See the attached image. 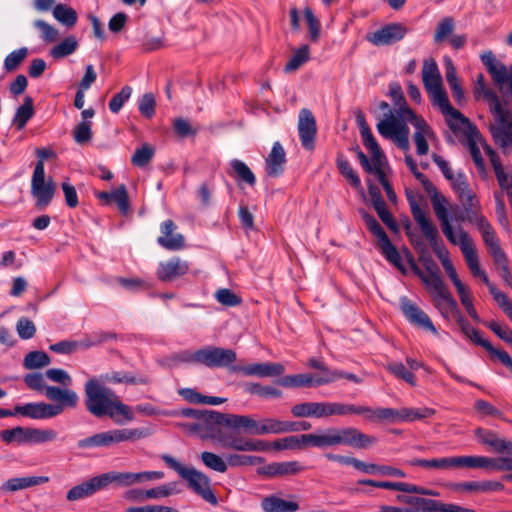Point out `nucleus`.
Returning <instances> with one entry per match:
<instances>
[{
    "label": "nucleus",
    "mask_w": 512,
    "mask_h": 512,
    "mask_svg": "<svg viewBox=\"0 0 512 512\" xmlns=\"http://www.w3.org/2000/svg\"><path fill=\"white\" fill-rule=\"evenodd\" d=\"M179 414L195 419L197 422L190 425L191 431L198 432L202 439L210 440L223 449L248 450L256 448L254 443L236 435H230L233 417L231 413L185 408Z\"/></svg>",
    "instance_id": "obj_1"
},
{
    "label": "nucleus",
    "mask_w": 512,
    "mask_h": 512,
    "mask_svg": "<svg viewBox=\"0 0 512 512\" xmlns=\"http://www.w3.org/2000/svg\"><path fill=\"white\" fill-rule=\"evenodd\" d=\"M408 123L414 126L415 132L413 140L416 144V152L418 155H426L429 145L426 138L433 136V131L427 122L417 116L408 106H403L397 111V115L389 114L386 119L380 120L376 127L379 134L392 140L400 149L409 150V127Z\"/></svg>",
    "instance_id": "obj_2"
},
{
    "label": "nucleus",
    "mask_w": 512,
    "mask_h": 512,
    "mask_svg": "<svg viewBox=\"0 0 512 512\" xmlns=\"http://www.w3.org/2000/svg\"><path fill=\"white\" fill-rule=\"evenodd\" d=\"M84 392L86 410L94 417L107 416L119 425L134 419L132 409L124 404L111 389L102 385L97 378H91L85 383Z\"/></svg>",
    "instance_id": "obj_3"
},
{
    "label": "nucleus",
    "mask_w": 512,
    "mask_h": 512,
    "mask_svg": "<svg viewBox=\"0 0 512 512\" xmlns=\"http://www.w3.org/2000/svg\"><path fill=\"white\" fill-rule=\"evenodd\" d=\"M377 438L354 427H329L316 433L303 434L302 443L316 448L348 445L356 449H368L377 443Z\"/></svg>",
    "instance_id": "obj_4"
},
{
    "label": "nucleus",
    "mask_w": 512,
    "mask_h": 512,
    "mask_svg": "<svg viewBox=\"0 0 512 512\" xmlns=\"http://www.w3.org/2000/svg\"><path fill=\"white\" fill-rule=\"evenodd\" d=\"M287 421L272 418L256 420L250 415L233 414L230 435H236L254 443L255 449L238 450L239 452H264L270 449V444L264 440L252 439L247 435L280 434L288 432Z\"/></svg>",
    "instance_id": "obj_5"
},
{
    "label": "nucleus",
    "mask_w": 512,
    "mask_h": 512,
    "mask_svg": "<svg viewBox=\"0 0 512 512\" xmlns=\"http://www.w3.org/2000/svg\"><path fill=\"white\" fill-rule=\"evenodd\" d=\"M160 458L172 470H174L183 480L187 482V486L195 494L200 496L209 504L218 505V499L213 492L210 479L201 471L190 466H184L169 454H162Z\"/></svg>",
    "instance_id": "obj_6"
},
{
    "label": "nucleus",
    "mask_w": 512,
    "mask_h": 512,
    "mask_svg": "<svg viewBox=\"0 0 512 512\" xmlns=\"http://www.w3.org/2000/svg\"><path fill=\"white\" fill-rule=\"evenodd\" d=\"M151 430L147 427L114 429L96 433L77 442L80 449L110 447L127 441H137L148 437Z\"/></svg>",
    "instance_id": "obj_7"
},
{
    "label": "nucleus",
    "mask_w": 512,
    "mask_h": 512,
    "mask_svg": "<svg viewBox=\"0 0 512 512\" xmlns=\"http://www.w3.org/2000/svg\"><path fill=\"white\" fill-rule=\"evenodd\" d=\"M459 202L461 207L458 205L450 207L452 213V215L449 216L450 222L469 223L475 226L486 219L482 213V207L475 192L459 199Z\"/></svg>",
    "instance_id": "obj_8"
},
{
    "label": "nucleus",
    "mask_w": 512,
    "mask_h": 512,
    "mask_svg": "<svg viewBox=\"0 0 512 512\" xmlns=\"http://www.w3.org/2000/svg\"><path fill=\"white\" fill-rule=\"evenodd\" d=\"M347 404L339 402H304L291 408L295 417H330L346 415Z\"/></svg>",
    "instance_id": "obj_9"
},
{
    "label": "nucleus",
    "mask_w": 512,
    "mask_h": 512,
    "mask_svg": "<svg viewBox=\"0 0 512 512\" xmlns=\"http://www.w3.org/2000/svg\"><path fill=\"white\" fill-rule=\"evenodd\" d=\"M428 193L434 213L440 222L441 230L448 241H453V226L450 224L448 210L446 208L447 199L441 195L435 185L428 179L422 185Z\"/></svg>",
    "instance_id": "obj_10"
},
{
    "label": "nucleus",
    "mask_w": 512,
    "mask_h": 512,
    "mask_svg": "<svg viewBox=\"0 0 512 512\" xmlns=\"http://www.w3.org/2000/svg\"><path fill=\"white\" fill-rule=\"evenodd\" d=\"M31 194L38 208L49 205L54 197L55 184L52 179L45 181V169L42 164L35 165L31 179Z\"/></svg>",
    "instance_id": "obj_11"
},
{
    "label": "nucleus",
    "mask_w": 512,
    "mask_h": 512,
    "mask_svg": "<svg viewBox=\"0 0 512 512\" xmlns=\"http://www.w3.org/2000/svg\"><path fill=\"white\" fill-rule=\"evenodd\" d=\"M237 360V355L232 349L215 346H206L197 350L196 363L209 368L227 367Z\"/></svg>",
    "instance_id": "obj_12"
},
{
    "label": "nucleus",
    "mask_w": 512,
    "mask_h": 512,
    "mask_svg": "<svg viewBox=\"0 0 512 512\" xmlns=\"http://www.w3.org/2000/svg\"><path fill=\"white\" fill-rule=\"evenodd\" d=\"M405 194L413 219L418 224L424 237L429 241L431 247L436 249V244L439 237L436 226L431 222L425 211L420 207L414 193L407 189Z\"/></svg>",
    "instance_id": "obj_13"
},
{
    "label": "nucleus",
    "mask_w": 512,
    "mask_h": 512,
    "mask_svg": "<svg viewBox=\"0 0 512 512\" xmlns=\"http://www.w3.org/2000/svg\"><path fill=\"white\" fill-rule=\"evenodd\" d=\"M494 118L496 124L490 126L493 140L504 154H510L512 153V112L506 110Z\"/></svg>",
    "instance_id": "obj_14"
},
{
    "label": "nucleus",
    "mask_w": 512,
    "mask_h": 512,
    "mask_svg": "<svg viewBox=\"0 0 512 512\" xmlns=\"http://www.w3.org/2000/svg\"><path fill=\"white\" fill-rule=\"evenodd\" d=\"M449 242L453 245H459L472 275L479 277L484 271L480 269L479 258L469 234L461 226H458L456 230L453 229V241Z\"/></svg>",
    "instance_id": "obj_15"
},
{
    "label": "nucleus",
    "mask_w": 512,
    "mask_h": 512,
    "mask_svg": "<svg viewBox=\"0 0 512 512\" xmlns=\"http://www.w3.org/2000/svg\"><path fill=\"white\" fill-rule=\"evenodd\" d=\"M459 328L461 332L474 344L483 347L492 356H495L504 366H506L512 372V358L505 350L494 348L488 340L482 338L479 330L470 326L467 320H464L459 325Z\"/></svg>",
    "instance_id": "obj_16"
},
{
    "label": "nucleus",
    "mask_w": 512,
    "mask_h": 512,
    "mask_svg": "<svg viewBox=\"0 0 512 512\" xmlns=\"http://www.w3.org/2000/svg\"><path fill=\"white\" fill-rule=\"evenodd\" d=\"M297 128L302 146L306 150H313L315 147L317 125L316 119L309 109L303 108L300 110Z\"/></svg>",
    "instance_id": "obj_17"
},
{
    "label": "nucleus",
    "mask_w": 512,
    "mask_h": 512,
    "mask_svg": "<svg viewBox=\"0 0 512 512\" xmlns=\"http://www.w3.org/2000/svg\"><path fill=\"white\" fill-rule=\"evenodd\" d=\"M400 306L401 311L410 323L417 326L418 328L430 331L433 334H437V330L429 316L417 305L412 303L406 297H402L400 300Z\"/></svg>",
    "instance_id": "obj_18"
},
{
    "label": "nucleus",
    "mask_w": 512,
    "mask_h": 512,
    "mask_svg": "<svg viewBox=\"0 0 512 512\" xmlns=\"http://www.w3.org/2000/svg\"><path fill=\"white\" fill-rule=\"evenodd\" d=\"M406 33L407 28L404 25L391 23L367 35V40L377 46L390 45L403 39Z\"/></svg>",
    "instance_id": "obj_19"
},
{
    "label": "nucleus",
    "mask_w": 512,
    "mask_h": 512,
    "mask_svg": "<svg viewBox=\"0 0 512 512\" xmlns=\"http://www.w3.org/2000/svg\"><path fill=\"white\" fill-rule=\"evenodd\" d=\"M14 413L30 417L32 419H47L61 414L60 406H52V404L40 403H27L25 405H16Z\"/></svg>",
    "instance_id": "obj_20"
},
{
    "label": "nucleus",
    "mask_w": 512,
    "mask_h": 512,
    "mask_svg": "<svg viewBox=\"0 0 512 512\" xmlns=\"http://www.w3.org/2000/svg\"><path fill=\"white\" fill-rule=\"evenodd\" d=\"M188 270V262L179 257H173L167 261L160 262L156 274L162 282H173L187 274Z\"/></svg>",
    "instance_id": "obj_21"
},
{
    "label": "nucleus",
    "mask_w": 512,
    "mask_h": 512,
    "mask_svg": "<svg viewBox=\"0 0 512 512\" xmlns=\"http://www.w3.org/2000/svg\"><path fill=\"white\" fill-rule=\"evenodd\" d=\"M305 470L299 461L274 462L257 470L258 474L268 478L297 475Z\"/></svg>",
    "instance_id": "obj_22"
},
{
    "label": "nucleus",
    "mask_w": 512,
    "mask_h": 512,
    "mask_svg": "<svg viewBox=\"0 0 512 512\" xmlns=\"http://www.w3.org/2000/svg\"><path fill=\"white\" fill-rule=\"evenodd\" d=\"M175 223L168 219L161 224V236L157 238V242L160 246L167 250L177 251L185 246V239L182 234L175 233Z\"/></svg>",
    "instance_id": "obj_23"
},
{
    "label": "nucleus",
    "mask_w": 512,
    "mask_h": 512,
    "mask_svg": "<svg viewBox=\"0 0 512 512\" xmlns=\"http://www.w3.org/2000/svg\"><path fill=\"white\" fill-rule=\"evenodd\" d=\"M361 415L371 422H378L389 420L393 422L394 409L393 408H377L373 409L368 406H360L354 404H347L346 415Z\"/></svg>",
    "instance_id": "obj_24"
},
{
    "label": "nucleus",
    "mask_w": 512,
    "mask_h": 512,
    "mask_svg": "<svg viewBox=\"0 0 512 512\" xmlns=\"http://www.w3.org/2000/svg\"><path fill=\"white\" fill-rule=\"evenodd\" d=\"M446 122L449 128L455 133H464L468 136H479V132L475 126H473L469 119L466 118L460 111L452 107L444 113Z\"/></svg>",
    "instance_id": "obj_25"
},
{
    "label": "nucleus",
    "mask_w": 512,
    "mask_h": 512,
    "mask_svg": "<svg viewBox=\"0 0 512 512\" xmlns=\"http://www.w3.org/2000/svg\"><path fill=\"white\" fill-rule=\"evenodd\" d=\"M45 396L49 400L57 402L52 404V406H60L61 413L65 408H75L79 401V397L74 390L62 389L56 386H47L45 388Z\"/></svg>",
    "instance_id": "obj_26"
},
{
    "label": "nucleus",
    "mask_w": 512,
    "mask_h": 512,
    "mask_svg": "<svg viewBox=\"0 0 512 512\" xmlns=\"http://www.w3.org/2000/svg\"><path fill=\"white\" fill-rule=\"evenodd\" d=\"M474 435L481 444L492 448L495 452H506L508 455H512V442L500 438L495 432L477 428L474 431Z\"/></svg>",
    "instance_id": "obj_27"
},
{
    "label": "nucleus",
    "mask_w": 512,
    "mask_h": 512,
    "mask_svg": "<svg viewBox=\"0 0 512 512\" xmlns=\"http://www.w3.org/2000/svg\"><path fill=\"white\" fill-rule=\"evenodd\" d=\"M234 370L242 372L246 376L274 377L285 372L281 363H253L246 366L234 367Z\"/></svg>",
    "instance_id": "obj_28"
},
{
    "label": "nucleus",
    "mask_w": 512,
    "mask_h": 512,
    "mask_svg": "<svg viewBox=\"0 0 512 512\" xmlns=\"http://www.w3.org/2000/svg\"><path fill=\"white\" fill-rule=\"evenodd\" d=\"M286 153L279 142H275L266 158V173L270 177H279L284 172Z\"/></svg>",
    "instance_id": "obj_29"
},
{
    "label": "nucleus",
    "mask_w": 512,
    "mask_h": 512,
    "mask_svg": "<svg viewBox=\"0 0 512 512\" xmlns=\"http://www.w3.org/2000/svg\"><path fill=\"white\" fill-rule=\"evenodd\" d=\"M511 457L490 458L485 456H470L471 468H483L497 471H511L512 470V455Z\"/></svg>",
    "instance_id": "obj_30"
},
{
    "label": "nucleus",
    "mask_w": 512,
    "mask_h": 512,
    "mask_svg": "<svg viewBox=\"0 0 512 512\" xmlns=\"http://www.w3.org/2000/svg\"><path fill=\"white\" fill-rule=\"evenodd\" d=\"M97 198L104 201L106 204L115 202L122 215H127L130 211L129 196L124 184L117 187V189L107 192L101 191L96 194Z\"/></svg>",
    "instance_id": "obj_31"
},
{
    "label": "nucleus",
    "mask_w": 512,
    "mask_h": 512,
    "mask_svg": "<svg viewBox=\"0 0 512 512\" xmlns=\"http://www.w3.org/2000/svg\"><path fill=\"white\" fill-rule=\"evenodd\" d=\"M433 303L445 319H454L458 326L465 320L451 293L434 300Z\"/></svg>",
    "instance_id": "obj_32"
},
{
    "label": "nucleus",
    "mask_w": 512,
    "mask_h": 512,
    "mask_svg": "<svg viewBox=\"0 0 512 512\" xmlns=\"http://www.w3.org/2000/svg\"><path fill=\"white\" fill-rule=\"evenodd\" d=\"M424 468L447 470L453 468H471L470 456H454L439 459H425Z\"/></svg>",
    "instance_id": "obj_33"
},
{
    "label": "nucleus",
    "mask_w": 512,
    "mask_h": 512,
    "mask_svg": "<svg viewBox=\"0 0 512 512\" xmlns=\"http://www.w3.org/2000/svg\"><path fill=\"white\" fill-rule=\"evenodd\" d=\"M478 93L483 94V97L488 102L490 110L494 117L507 110L506 108L503 107L497 94L491 89L486 88L483 74H479L477 76L475 84V95H477Z\"/></svg>",
    "instance_id": "obj_34"
},
{
    "label": "nucleus",
    "mask_w": 512,
    "mask_h": 512,
    "mask_svg": "<svg viewBox=\"0 0 512 512\" xmlns=\"http://www.w3.org/2000/svg\"><path fill=\"white\" fill-rule=\"evenodd\" d=\"M261 508L265 512H296L299 510V504L276 495H270L262 499Z\"/></svg>",
    "instance_id": "obj_35"
},
{
    "label": "nucleus",
    "mask_w": 512,
    "mask_h": 512,
    "mask_svg": "<svg viewBox=\"0 0 512 512\" xmlns=\"http://www.w3.org/2000/svg\"><path fill=\"white\" fill-rule=\"evenodd\" d=\"M503 95L504 102L508 103V92L506 91L512 85V66L507 68L500 62L494 70L489 73Z\"/></svg>",
    "instance_id": "obj_36"
},
{
    "label": "nucleus",
    "mask_w": 512,
    "mask_h": 512,
    "mask_svg": "<svg viewBox=\"0 0 512 512\" xmlns=\"http://www.w3.org/2000/svg\"><path fill=\"white\" fill-rule=\"evenodd\" d=\"M100 490L97 476H95L68 490L66 499L70 502L77 501L82 498L89 497Z\"/></svg>",
    "instance_id": "obj_37"
},
{
    "label": "nucleus",
    "mask_w": 512,
    "mask_h": 512,
    "mask_svg": "<svg viewBox=\"0 0 512 512\" xmlns=\"http://www.w3.org/2000/svg\"><path fill=\"white\" fill-rule=\"evenodd\" d=\"M49 481L48 476H27L11 478L3 483L2 489L15 492L29 487L41 485Z\"/></svg>",
    "instance_id": "obj_38"
},
{
    "label": "nucleus",
    "mask_w": 512,
    "mask_h": 512,
    "mask_svg": "<svg viewBox=\"0 0 512 512\" xmlns=\"http://www.w3.org/2000/svg\"><path fill=\"white\" fill-rule=\"evenodd\" d=\"M422 80L426 91L442 86V78L434 59L424 60L422 67Z\"/></svg>",
    "instance_id": "obj_39"
},
{
    "label": "nucleus",
    "mask_w": 512,
    "mask_h": 512,
    "mask_svg": "<svg viewBox=\"0 0 512 512\" xmlns=\"http://www.w3.org/2000/svg\"><path fill=\"white\" fill-rule=\"evenodd\" d=\"M231 170L228 174L238 182H244L253 187L256 183V177L252 170L241 160L233 159L230 161Z\"/></svg>",
    "instance_id": "obj_40"
},
{
    "label": "nucleus",
    "mask_w": 512,
    "mask_h": 512,
    "mask_svg": "<svg viewBox=\"0 0 512 512\" xmlns=\"http://www.w3.org/2000/svg\"><path fill=\"white\" fill-rule=\"evenodd\" d=\"M33 115V99L30 96H26L23 104L17 108L12 123L15 125L17 130H21L26 126L27 122L33 117Z\"/></svg>",
    "instance_id": "obj_41"
},
{
    "label": "nucleus",
    "mask_w": 512,
    "mask_h": 512,
    "mask_svg": "<svg viewBox=\"0 0 512 512\" xmlns=\"http://www.w3.org/2000/svg\"><path fill=\"white\" fill-rule=\"evenodd\" d=\"M393 421L396 419L402 421H414L424 418H428L434 414V410L424 408H401L399 410L394 409Z\"/></svg>",
    "instance_id": "obj_42"
},
{
    "label": "nucleus",
    "mask_w": 512,
    "mask_h": 512,
    "mask_svg": "<svg viewBox=\"0 0 512 512\" xmlns=\"http://www.w3.org/2000/svg\"><path fill=\"white\" fill-rule=\"evenodd\" d=\"M78 46L79 44L76 37L70 35L51 48L49 55L54 59H61L73 54L78 49Z\"/></svg>",
    "instance_id": "obj_43"
},
{
    "label": "nucleus",
    "mask_w": 512,
    "mask_h": 512,
    "mask_svg": "<svg viewBox=\"0 0 512 512\" xmlns=\"http://www.w3.org/2000/svg\"><path fill=\"white\" fill-rule=\"evenodd\" d=\"M368 150L371 153V160L373 163L371 173L375 174L376 177L378 178L379 182L381 183V185L384 186V183H389L388 180L386 179V175L384 172V166L387 165L386 156L382 152L380 146H377L376 150L375 149H368Z\"/></svg>",
    "instance_id": "obj_44"
},
{
    "label": "nucleus",
    "mask_w": 512,
    "mask_h": 512,
    "mask_svg": "<svg viewBox=\"0 0 512 512\" xmlns=\"http://www.w3.org/2000/svg\"><path fill=\"white\" fill-rule=\"evenodd\" d=\"M97 479L101 490L107 488L109 485H114L115 487H129L127 472L110 471L98 475Z\"/></svg>",
    "instance_id": "obj_45"
},
{
    "label": "nucleus",
    "mask_w": 512,
    "mask_h": 512,
    "mask_svg": "<svg viewBox=\"0 0 512 512\" xmlns=\"http://www.w3.org/2000/svg\"><path fill=\"white\" fill-rule=\"evenodd\" d=\"M475 227L480 231L483 241L487 246L490 254L496 251V249L497 251L501 249L495 231L493 230L487 218L475 225Z\"/></svg>",
    "instance_id": "obj_46"
},
{
    "label": "nucleus",
    "mask_w": 512,
    "mask_h": 512,
    "mask_svg": "<svg viewBox=\"0 0 512 512\" xmlns=\"http://www.w3.org/2000/svg\"><path fill=\"white\" fill-rule=\"evenodd\" d=\"M422 282L429 290L433 301L450 293L445 283L441 279L440 274L426 275Z\"/></svg>",
    "instance_id": "obj_47"
},
{
    "label": "nucleus",
    "mask_w": 512,
    "mask_h": 512,
    "mask_svg": "<svg viewBox=\"0 0 512 512\" xmlns=\"http://www.w3.org/2000/svg\"><path fill=\"white\" fill-rule=\"evenodd\" d=\"M196 355L197 351L190 352L188 350H183L167 357L159 360L160 365L167 368H172L180 363H196Z\"/></svg>",
    "instance_id": "obj_48"
},
{
    "label": "nucleus",
    "mask_w": 512,
    "mask_h": 512,
    "mask_svg": "<svg viewBox=\"0 0 512 512\" xmlns=\"http://www.w3.org/2000/svg\"><path fill=\"white\" fill-rule=\"evenodd\" d=\"M355 116H356V122L360 129V134H361L364 146L367 149H375L376 150V148H377V146H379V144L377 143L376 139L374 138L372 131L366 122L363 112L361 110H357Z\"/></svg>",
    "instance_id": "obj_49"
},
{
    "label": "nucleus",
    "mask_w": 512,
    "mask_h": 512,
    "mask_svg": "<svg viewBox=\"0 0 512 512\" xmlns=\"http://www.w3.org/2000/svg\"><path fill=\"white\" fill-rule=\"evenodd\" d=\"M245 392L251 395H257L262 398H279L282 396V391L273 386H263L255 382H247L244 385Z\"/></svg>",
    "instance_id": "obj_50"
},
{
    "label": "nucleus",
    "mask_w": 512,
    "mask_h": 512,
    "mask_svg": "<svg viewBox=\"0 0 512 512\" xmlns=\"http://www.w3.org/2000/svg\"><path fill=\"white\" fill-rule=\"evenodd\" d=\"M278 384L284 387H310L315 385V378L311 374L287 375L278 380Z\"/></svg>",
    "instance_id": "obj_51"
},
{
    "label": "nucleus",
    "mask_w": 512,
    "mask_h": 512,
    "mask_svg": "<svg viewBox=\"0 0 512 512\" xmlns=\"http://www.w3.org/2000/svg\"><path fill=\"white\" fill-rule=\"evenodd\" d=\"M379 246L385 258L397 269H399L403 274H405L406 269L402 264L401 255L397 248L391 243L390 239L388 238L385 241L381 242Z\"/></svg>",
    "instance_id": "obj_52"
},
{
    "label": "nucleus",
    "mask_w": 512,
    "mask_h": 512,
    "mask_svg": "<svg viewBox=\"0 0 512 512\" xmlns=\"http://www.w3.org/2000/svg\"><path fill=\"white\" fill-rule=\"evenodd\" d=\"M53 16L56 20L67 27L75 26L77 22V12L64 4H58L54 7Z\"/></svg>",
    "instance_id": "obj_53"
},
{
    "label": "nucleus",
    "mask_w": 512,
    "mask_h": 512,
    "mask_svg": "<svg viewBox=\"0 0 512 512\" xmlns=\"http://www.w3.org/2000/svg\"><path fill=\"white\" fill-rule=\"evenodd\" d=\"M310 58V48L308 45H302L297 50H295L292 57L285 65V72H293L299 69L305 62H307Z\"/></svg>",
    "instance_id": "obj_54"
},
{
    "label": "nucleus",
    "mask_w": 512,
    "mask_h": 512,
    "mask_svg": "<svg viewBox=\"0 0 512 512\" xmlns=\"http://www.w3.org/2000/svg\"><path fill=\"white\" fill-rule=\"evenodd\" d=\"M51 360L47 353L43 351H31L26 354L23 365L26 369H39L50 364Z\"/></svg>",
    "instance_id": "obj_55"
},
{
    "label": "nucleus",
    "mask_w": 512,
    "mask_h": 512,
    "mask_svg": "<svg viewBox=\"0 0 512 512\" xmlns=\"http://www.w3.org/2000/svg\"><path fill=\"white\" fill-rule=\"evenodd\" d=\"M307 365L310 368L320 370L323 373V375H321V376L314 377L316 386L334 382L335 374L321 360H319L315 357H312L309 359Z\"/></svg>",
    "instance_id": "obj_56"
},
{
    "label": "nucleus",
    "mask_w": 512,
    "mask_h": 512,
    "mask_svg": "<svg viewBox=\"0 0 512 512\" xmlns=\"http://www.w3.org/2000/svg\"><path fill=\"white\" fill-rule=\"evenodd\" d=\"M154 154V147L148 143H144L140 148L136 149L131 157V162L136 167H144L150 163Z\"/></svg>",
    "instance_id": "obj_57"
},
{
    "label": "nucleus",
    "mask_w": 512,
    "mask_h": 512,
    "mask_svg": "<svg viewBox=\"0 0 512 512\" xmlns=\"http://www.w3.org/2000/svg\"><path fill=\"white\" fill-rule=\"evenodd\" d=\"M459 295L461 304L464 306L468 315L477 323L481 322V319L473 306L470 290L464 284L456 288Z\"/></svg>",
    "instance_id": "obj_58"
},
{
    "label": "nucleus",
    "mask_w": 512,
    "mask_h": 512,
    "mask_svg": "<svg viewBox=\"0 0 512 512\" xmlns=\"http://www.w3.org/2000/svg\"><path fill=\"white\" fill-rule=\"evenodd\" d=\"M56 438L57 432L52 429L28 428V443H46Z\"/></svg>",
    "instance_id": "obj_59"
},
{
    "label": "nucleus",
    "mask_w": 512,
    "mask_h": 512,
    "mask_svg": "<svg viewBox=\"0 0 512 512\" xmlns=\"http://www.w3.org/2000/svg\"><path fill=\"white\" fill-rule=\"evenodd\" d=\"M226 460L227 466H252L264 462V459L259 456L236 453L228 454Z\"/></svg>",
    "instance_id": "obj_60"
},
{
    "label": "nucleus",
    "mask_w": 512,
    "mask_h": 512,
    "mask_svg": "<svg viewBox=\"0 0 512 512\" xmlns=\"http://www.w3.org/2000/svg\"><path fill=\"white\" fill-rule=\"evenodd\" d=\"M0 438L8 444L13 441L28 443V428L18 426L12 429L2 430L0 432Z\"/></svg>",
    "instance_id": "obj_61"
},
{
    "label": "nucleus",
    "mask_w": 512,
    "mask_h": 512,
    "mask_svg": "<svg viewBox=\"0 0 512 512\" xmlns=\"http://www.w3.org/2000/svg\"><path fill=\"white\" fill-rule=\"evenodd\" d=\"M337 167L341 174L349 181V183L356 189L361 188V181L358 175L355 173L353 168L351 167L348 160L343 157H338L337 159Z\"/></svg>",
    "instance_id": "obj_62"
},
{
    "label": "nucleus",
    "mask_w": 512,
    "mask_h": 512,
    "mask_svg": "<svg viewBox=\"0 0 512 512\" xmlns=\"http://www.w3.org/2000/svg\"><path fill=\"white\" fill-rule=\"evenodd\" d=\"M201 460L208 468L225 473L227 471V463L217 454L204 451L201 453Z\"/></svg>",
    "instance_id": "obj_63"
},
{
    "label": "nucleus",
    "mask_w": 512,
    "mask_h": 512,
    "mask_svg": "<svg viewBox=\"0 0 512 512\" xmlns=\"http://www.w3.org/2000/svg\"><path fill=\"white\" fill-rule=\"evenodd\" d=\"M28 54L26 47H22L8 54L4 60V68L7 72L15 71Z\"/></svg>",
    "instance_id": "obj_64"
}]
</instances>
